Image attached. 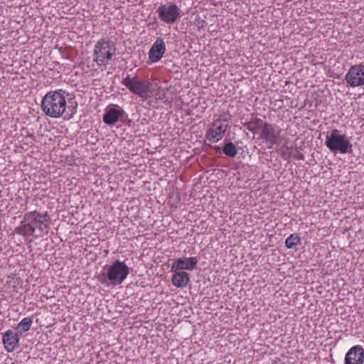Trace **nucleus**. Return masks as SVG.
<instances>
[{
  "label": "nucleus",
  "instance_id": "4",
  "mask_svg": "<svg viewBox=\"0 0 364 364\" xmlns=\"http://www.w3.org/2000/svg\"><path fill=\"white\" fill-rule=\"evenodd\" d=\"M122 83L130 92L142 100H147L154 95V89L150 80H141L136 76L128 75L122 80Z\"/></svg>",
  "mask_w": 364,
  "mask_h": 364
},
{
  "label": "nucleus",
  "instance_id": "7",
  "mask_svg": "<svg viewBox=\"0 0 364 364\" xmlns=\"http://www.w3.org/2000/svg\"><path fill=\"white\" fill-rule=\"evenodd\" d=\"M180 8L173 2L161 4L156 13L159 19L166 24H173L181 17Z\"/></svg>",
  "mask_w": 364,
  "mask_h": 364
},
{
  "label": "nucleus",
  "instance_id": "8",
  "mask_svg": "<svg viewBox=\"0 0 364 364\" xmlns=\"http://www.w3.org/2000/svg\"><path fill=\"white\" fill-rule=\"evenodd\" d=\"M229 128V123L225 117H219L214 120L205 133L206 139L210 143H216L221 140Z\"/></svg>",
  "mask_w": 364,
  "mask_h": 364
},
{
  "label": "nucleus",
  "instance_id": "1",
  "mask_svg": "<svg viewBox=\"0 0 364 364\" xmlns=\"http://www.w3.org/2000/svg\"><path fill=\"white\" fill-rule=\"evenodd\" d=\"M50 225L51 218L48 212L30 211L24 214L14 233L24 238L42 237L48 235Z\"/></svg>",
  "mask_w": 364,
  "mask_h": 364
},
{
  "label": "nucleus",
  "instance_id": "20",
  "mask_svg": "<svg viewBox=\"0 0 364 364\" xmlns=\"http://www.w3.org/2000/svg\"><path fill=\"white\" fill-rule=\"evenodd\" d=\"M223 153L228 157H234L237 154L235 145L232 142H228L223 146Z\"/></svg>",
  "mask_w": 364,
  "mask_h": 364
},
{
  "label": "nucleus",
  "instance_id": "6",
  "mask_svg": "<svg viewBox=\"0 0 364 364\" xmlns=\"http://www.w3.org/2000/svg\"><path fill=\"white\" fill-rule=\"evenodd\" d=\"M116 48L107 38H101L96 42L93 49V60L98 66H105L114 56Z\"/></svg>",
  "mask_w": 364,
  "mask_h": 364
},
{
  "label": "nucleus",
  "instance_id": "10",
  "mask_svg": "<svg viewBox=\"0 0 364 364\" xmlns=\"http://www.w3.org/2000/svg\"><path fill=\"white\" fill-rule=\"evenodd\" d=\"M281 132L282 129L278 126L273 124L265 123L262 130L260 138L269 143L270 144L269 148H272L273 145L279 143Z\"/></svg>",
  "mask_w": 364,
  "mask_h": 364
},
{
  "label": "nucleus",
  "instance_id": "15",
  "mask_svg": "<svg viewBox=\"0 0 364 364\" xmlns=\"http://www.w3.org/2000/svg\"><path fill=\"white\" fill-rule=\"evenodd\" d=\"M166 52V45L161 38H158L149 51V58L152 63L159 61Z\"/></svg>",
  "mask_w": 364,
  "mask_h": 364
},
{
  "label": "nucleus",
  "instance_id": "2",
  "mask_svg": "<svg viewBox=\"0 0 364 364\" xmlns=\"http://www.w3.org/2000/svg\"><path fill=\"white\" fill-rule=\"evenodd\" d=\"M69 94L63 90L49 91L43 97L41 103L42 112L48 117L58 119L63 116L69 108Z\"/></svg>",
  "mask_w": 364,
  "mask_h": 364
},
{
  "label": "nucleus",
  "instance_id": "3",
  "mask_svg": "<svg viewBox=\"0 0 364 364\" xmlns=\"http://www.w3.org/2000/svg\"><path fill=\"white\" fill-rule=\"evenodd\" d=\"M129 274V268L124 261L117 259L111 264H106L97 277L98 281L105 286H117L122 284Z\"/></svg>",
  "mask_w": 364,
  "mask_h": 364
},
{
  "label": "nucleus",
  "instance_id": "11",
  "mask_svg": "<svg viewBox=\"0 0 364 364\" xmlns=\"http://www.w3.org/2000/svg\"><path fill=\"white\" fill-rule=\"evenodd\" d=\"M198 262L196 257H181L176 259L171 266V272L188 270L192 271L196 267Z\"/></svg>",
  "mask_w": 364,
  "mask_h": 364
},
{
  "label": "nucleus",
  "instance_id": "17",
  "mask_svg": "<svg viewBox=\"0 0 364 364\" xmlns=\"http://www.w3.org/2000/svg\"><path fill=\"white\" fill-rule=\"evenodd\" d=\"M265 123L262 119L252 117L250 120L245 124V127L250 132L255 133L259 129H263Z\"/></svg>",
  "mask_w": 364,
  "mask_h": 364
},
{
  "label": "nucleus",
  "instance_id": "5",
  "mask_svg": "<svg viewBox=\"0 0 364 364\" xmlns=\"http://www.w3.org/2000/svg\"><path fill=\"white\" fill-rule=\"evenodd\" d=\"M325 145L333 154H351L353 146L348 137L337 129L326 136Z\"/></svg>",
  "mask_w": 364,
  "mask_h": 364
},
{
  "label": "nucleus",
  "instance_id": "18",
  "mask_svg": "<svg viewBox=\"0 0 364 364\" xmlns=\"http://www.w3.org/2000/svg\"><path fill=\"white\" fill-rule=\"evenodd\" d=\"M300 240L297 234H291L285 240V246L289 249L294 248L299 244Z\"/></svg>",
  "mask_w": 364,
  "mask_h": 364
},
{
  "label": "nucleus",
  "instance_id": "19",
  "mask_svg": "<svg viewBox=\"0 0 364 364\" xmlns=\"http://www.w3.org/2000/svg\"><path fill=\"white\" fill-rule=\"evenodd\" d=\"M33 323V319L31 317L23 318L18 324V328L20 332H26L30 330Z\"/></svg>",
  "mask_w": 364,
  "mask_h": 364
},
{
  "label": "nucleus",
  "instance_id": "16",
  "mask_svg": "<svg viewBox=\"0 0 364 364\" xmlns=\"http://www.w3.org/2000/svg\"><path fill=\"white\" fill-rule=\"evenodd\" d=\"M171 278L172 284L179 289L185 288L190 282L189 274L184 271L173 272Z\"/></svg>",
  "mask_w": 364,
  "mask_h": 364
},
{
  "label": "nucleus",
  "instance_id": "13",
  "mask_svg": "<svg viewBox=\"0 0 364 364\" xmlns=\"http://www.w3.org/2000/svg\"><path fill=\"white\" fill-rule=\"evenodd\" d=\"M19 340L18 333H15L12 330H7L2 336L4 349L9 353L14 351L19 346Z\"/></svg>",
  "mask_w": 364,
  "mask_h": 364
},
{
  "label": "nucleus",
  "instance_id": "14",
  "mask_svg": "<svg viewBox=\"0 0 364 364\" xmlns=\"http://www.w3.org/2000/svg\"><path fill=\"white\" fill-rule=\"evenodd\" d=\"M124 109L118 105H110L105 109L103 122L108 125L116 123L124 114Z\"/></svg>",
  "mask_w": 364,
  "mask_h": 364
},
{
  "label": "nucleus",
  "instance_id": "9",
  "mask_svg": "<svg viewBox=\"0 0 364 364\" xmlns=\"http://www.w3.org/2000/svg\"><path fill=\"white\" fill-rule=\"evenodd\" d=\"M344 79L346 83L352 87L364 85V65L356 64L350 66L346 73Z\"/></svg>",
  "mask_w": 364,
  "mask_h": 364
},
{
  "label": "nucleus",
  "instance_id": "12",
  "mask_svg": "<svg viewBox=\"0 0 364 364\" xmlns=\"http://www.w3.org/2000/svg\"><path fill=\"white\" fill-rule=\"evenodd\" d=\"M364 348L356 345L351 347L345 355L344 364H363Z\"/></svg>",
  "mask_w": 364,
  "mask_h": 364
}]
</instances>
